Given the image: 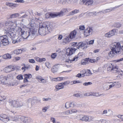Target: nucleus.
Listing matches in <instances>:
<instances>
[{
  "mask_svg": "<svg viewBox=\"0 0 123 123\" xmlns=\"http://www.w3.org/2000/svg\"><path fill=\"white\" fill-rule=\"evenodd\" d=\"M21 24L19 26L18 28V32H20L21 36L24 39L28 40L33 39L37 34V29L36 28L35 24H31L29 26V30L28 32L25 31L24 28H21Z\"/></svg>",
  "mask_w": 123,
  "mask_h": 123,
  "instance_id": "obj_1",
  "label": "nucleus"
},
{
  "mask_svg": "<svg viewBox=\"0 0 123 123\" xmlns=\"http://www.w3.org/2000/svg\"><path fill=\"white\" fill-rule=\"evenodd\" d=\"M19 27H12V28H7L5 30L6 31V35L12 40V43H15L20 42L21 39L17 38L16 39H14L16 37L17 32H18Z\"/></svg>",
  "mask_w": 123,
  "mask_h": 123,
  "instance_id": "obj_2",
  "label": "nucleus"
},
{
  "mask_svg": "<svg viewBox=\"0 0 123 123\" xmlns=\"http://www.w3.org/2000/svg\"><path fill=\"white\" fill-rule=\"evenodd\" d=\"M53 27L52 25H49L47 22H42L40 23L39 25V29L38 31L39 33L41 35H45L51 31Z\"/></svg>",
  "mask_w": 123,
  "mask_h": 123,
  "instance_id": "obj_3",
  "label": "nucleus"
},
{
  "mask_svg": "<svg viewBox=\"0 0 123 123\" xmlns=\"http://www.w3.org/2000/svg\"><path fill=\"white\" fill-rule=\"evenodd\" d=\"M111 51L108 53V55L111 58L119 54L121 49L123 51V45L121 46L119 43H114L111 45Z\"/></svg>",
  "mask_w": 123,
  "mask_h": 123,
  "instance_id": "obj_4",
  "label": "nucleus"
},
{
  "mask_svg": "<svg viewBox=\"0 0 123 123\" xmlns=\"http://www.w3.org/2000/svg\"><path fill=\"white\" fill-rule=\"evenodd\" d=\"M5 24L6 26H10V28H12L14 26L19 27L21 24V21L17 19H13L7 20Z\"/></svg>",
  "mask_w": 123,
  "mask_h": 123,
  "instance_id": "obj_5",
  "label": "nucleus"
},
{
  "mask_svg": "<svg viewBox=\"0 0 123 123\" xmlns=\"http://www.w3.org/2000/svg\"><path fill=\"white\" fill-rule=\"evenodd\" d=\"M23 105L22 104H19L18 102L14 100L10 102L9 104L8 107L9 108L13 107L17 108Z\"/></svg>",
  "mask_w": 123,
  "mask_h": 123,
  "instance_id": "obj_6",
  "label": "nucleus"
},
{
  "mask_svg": "<svg viewBox=\"0 0 123 123\" xmlns=\"http://www.w3.org/2000/svg\"><path fill=\"white\" fill-rule=\"evenodd\" d=\"M7 35H4L0 37V41H1L3 44L4 46L8 45L9 43Z\"/></svg>",
  "mask_w": 123,
  "mask_h": 123,
  "instance_id": "obj_7",
  "label": "nucleus"
},
{
  "mask_svg": "<svg viewBox=\"0 0 123 123\" xmlns=\"http://www.w3.org/2000/svg\"><path fill=\"white\" fill-rule=\"evenodd\" d=\"M11 77L10 75H8L7 77L3 75L0 76V83L3 85H5L7 84V80L10 79Z\"/></svg>",
  "mask_w": 123,
  "mask_h": 123,
  "instance_id": "obj_8",
  "label": "nucleus"
},
{
  "mask_svg": "<svg viewBox=\"0 0 123 123\" xmlns=\"http://www.w3.org/2000/svg\"><path fill=\"white\" fill-rule=\"evenodd\" d=\"M94 117L92 116L83 115L82 121L86 122H91L93 121Z\"/></svg>",
  "mask_w": 123,
  "mask_h": 123,
  "instance_id": "obj_9",
  "label": "nucleus"
},
{
  "mask_svg": "<svg viewBox=\"0 0 123 123\" xmlns=\"http://www.w3.org/2000/svg\"><path fill=\"white\" fill-rule=\"evenodd\" d=\"M0 120L5 123H8L10 121L9 117L5 114L0 116Z\"/></svg>",
  "mask_w": 123,
  "mask_h": 123,
  "instance_id": "obj_10",
  "label": "nucleus"
},
{
  "mask_svg": "<svg viewBox=\"0 0 123 123\" xmlns=\"http://www.w3.org/2000/svg\"><path fill=\"white\" fill-rule=\"evenodd\" d=\"M87 47L86 43L80 42L77 44V49H79L81 48L83 49H86Z\"/></svg>",
  "mask_w": 123,
  "mask_h": 123,
  "instance_id": "obj_11",
  "label": "nucleus"
},
{
  "mask_svg": "<svg viewBox=\"0 0 123 123\" xmlns=\"http://www.w3.org/2000/svg\"><path fill=\"white\" fill-rule=\"evenodd\" d=\"M21 120L24 123H30L32 121L30 117L24 116L21 117Z\"/></svg>",
  "mask_w": 123,
  "mask_h": 123,
  "instance_id": "obj_12",
  "label": "nucleus"
},
{
  "mask_svg": "<svg viewBox=\"0 0 123 123\" xmlns=\"http://www.w3.org/2000/svg\"><path fill=\"white\" fill-rule=\"evenodd\" d=\"M76 49L74 48H71L68 49L66 50V55L68 56L71 55L74 52Z\"/></svg>",
  "mask_w": 123,
  "mask_h": 123,
  "instance_id": "obj_13",
  "label": "nucleus"
},
{
  "mask_svg": "<svg viewBox=\"0 0 123 123\" xmlns=\"http://www.w3.org/2000/svg\"><path fill=\"white\" fill-rule=\"evenodd\" d=\"M116 32V29H113L111 31L108 32L105 34V36L107 37H111L114 35L115 34Z\"/></svg>",
  "mask_w": 123,
  "mask_h": 123,
  "instance_id": "obj_14",
  "label": "nucleus"
},
{
  "mask_svg": "<svg viewBox=\"0 0 123 123\" xmlns=\"http://www.w3.org/2000/svg\"><path fill=\"white\" fill-rule=\"evenodd\" d=\"M93 31L92 27H88L84 31V34L85 36L87 37L90 35V33H92Z\"/></svg>",
  "mask_w": 123,
  "mask_h": 123,
  "instance_id": "obj_15",
  "label": "nucleus"
},
{
  "mask_svg": "<svg viewBox=\"0 0 123 123\" xmlns=\"http://www.w3.org/2000/svg\"><path fill=\"white\" fill-rule=\"evenodd\" d=\"M82 3L87 6H91L93 3L92 0H82Z\"/></svg>",
  "mask_w": 123,
  "mask_h": 123,
  "instance_id": "obj_16",
  "label": "nucleus"
},
{
  "mask_svg": "<svg viewBox=\"0 0 123 123\" xmlns=\"http://www.w3.org/2000/svg\"><path fill=\"white\" fill-rule=\"evenodd\" d=\"M65 107L67 108H68L69 107H74V102H67L65 104Z\"/></svg>",
  "mask_w": 123,
  "mask_h": 123,
  "instance_id": "obj_17",
  "label": "nucleus"
},
{
  "mask_svg": "<svg viewBox=\"0 0 123 123\" xmlns=\"http://www.w3.org/2000/svg\"><path fill=\"white\" fill-rule=\"evenodd\" d=\"M24 76L25 77L24 81V83H27L28 82V81L27 79H30L32 77V76L30 74H25L24 75Z\"/></svg>",
  "mask_w": 123,
  "mask_h": 123,
  "instance_id": "obj_18",
  "label": "nucleus"
},
{
  "mask_svg": "<svg viewBox=\"0 0 123 123\" xmlns=\"http://www.w3.org/2000/svg\"><path fill=\"white\" fill-rule=\"evenodd\" d=\"M82 72L83 73L82 77H84V76H88L92 74L90 70H82Z\"/></svg>",
  "mask_w": 123,
  "mask_h": 123,
  "instance_id": "obj_19",
  "label": "nucleus"
},
{
  "mask_svg": "<svg viewBox=\"0 0 123 123\" xmlns=\"http://www.w3.org/2000/svg\"><path fill=\"white\" fill-rule=\"evenodd\" d=\"M57 15L56 14L52 13H47L46 15V17L48 18L49 17L53 18L57 17Z\"/></svg>",
  "mask_w": 123,
  "mask_h": 123,
  "instance_id": "obj_20",
  "label": "nucleus"
},
{
  "mask_svg": "<svg viewBox=\"0 0 123 123\" xmlns=\"http://www.w3.org/2000/svg\"><path fill=\"white\" fill-rule=\"evenodd\" d=\"M77 34V31L75 30H74L71 32L69 36L70 38L71 39L74 38Z\"/></svg>",
  "mask_w": 123,
  "mask_h": 123,
  "instance_id": "obj_21",
  "label": "nucleus"
},
{
  "mask_svg": "<svg viewBox=\"0 0 123 123\" xmlns=\"http://www.w3.org/2000/svg\"><path fill=\"white\" fill-rule=\"evenodd\" d=\"M112 72H113L115 73H117L119 71V70L118 69V67L116 65H113L112 69Z\"/></svg>",
  "mask_w": 123,
  "mask_h": 123,
  "instance_id": "obj_22",
  "label": "nucleus"
},
{
  "mask_svg": "<svg viewBox=\"0 0 123 123\" xmlns=\"http://www.w3.org/2000/svg\"><path fill=\"white\" fill-rule=\"evenodd\" d=\"M67 10L66 9H63L60 13L56 14L57 15V16H61L64 15L65 13L67 12Z\"/></svg>",
  "mask_w": 123,
  "mask_h": 123,
  "instance_id": "obj_23",
  "label": "nucleus"
},
{
  "mask_svg": "<svg viewBox=\"0 0 123 123\" xmlns=\"http://www.w3.org/2000/svg\"><path fill=\"white\" fill-rule=\"evenodd\" d=\"M65 78L64 77H58L56 78H54L51 80L53 81H57L64 80Z\"/></svg>",
  "mask_w": 123,
  "mask_h": 123,
  "instance_id": "obj_24",
  "label": "nucleus"
},
{
  "mask_svg": "<svg viewBox=\"0 0 123 123\" xmlns=\"http://www.w3.org/2000/svg\"><path fill=\"white\" fill-rule=\"evenodd\" d=\"M2 57L4 59H10L11 58V56L10 54L7 53L2 56Z\"/></svg>",
  "mask_w": 123,
  "mask_h": 123,
  "instance_id": "obj_25",
  "label": "nucleus"
},
{
  "mask_svg": "<svg viewBox=\"0 0 123 123\" xmlns=\"http://www.w3.org/2000/svg\"><path fill=\"white\" fill-rule=\"evenodd\" d=\"M20 14L18 13H16L11 14L9 17V18H17L19 16Z\"/></svg>",
  "mask_w": 123,
  "mask_h": 123,
  "instance_id": "obj_26",
  "label": "nucleus"
},
{
  "mask_svg": "<svg viewBox=\"0 0 123 123\" xmlns=\"http://www.w3.org/2000/svg\"><path fill=\"white\" fill-rule=\"evenodd\" d=\"M35 100L34 98H30L29 99L27 102L28 104H31L32 105H33L34 104V101Z\"/></svg>",
  "mask_w": 123,
  "mask_h": 123,
  "instance_id": "obj_27",
  "label": "nucleus"
},
{
  "mask_svg": "<svg viewBox=\"0 0 123 123\" xmlns=\"http://www.w3.org/2000/svg\"><path fill=\"white\" fill-rule=\"evenodd\" d=\"M21 117L19 115H16L15 116L14 118L12 119V120L13 121L17 122L19 121L20 119L21 120Z\"/></svg>",
  "mask_w": 123,
  "mask_h": 123,
  "instance_id": "obj_28",
  "label": "nucleus"
},
{
  "mask_svg": "<svg viewBox=\"0 0 123 123\" xmlns=\"http://www.w3.org/2000/svg\"><path fill=\"white\" fill-rule=\"evenodd\" d=\"M79 12V10L75 9L70 12L69 13V16L73 15H74L75 14L78 13Z\"/></svg>",
  "mask_w": 123,
  "mask_h": 123,
  "instance_id": "obj_29",
  "label": "nucleus"
},
{
  "mask_svg": "<svg viewBox=\"0 0 123 123\" xmlns=\"http://www.w3.org/2000/svg\"><path fill=\"white\" fill-rule=\"evenodd\" d=\"M22 66H24L26 70L30 69L31 68V66L30 65H26L25 63H22Z\"/></svg>",
  "mask_w": 123,
  "mask_h": 123,
  "instance_id": "obj_30",
  "label": "nucleus"
},
{
  "mask_svg": "<svg viewBox=\"0 0 123 123\" xmlns=\"http://www.w3.org/2000/svg\"><path fill=\"white\" fill-rule=\"evenodd\" d=\"M83 116V115H78L76 116L75 118L77 120L82 121Z\"/></svg>",
  "mask_w": 123,
  "mask_h": 123,
  "instance_id": "obj_31",
  "label": "nucleus"
},
{
  "mask_svg": "<svg viewBox=\"0 0 123 123\" xmlns=\"http://www.w3.org/2000/svg\"><path fill=\"white\" fill-rule=\"evenodd\" d=\"M71 38H70L69 37V35L68 36H67L63 40V41L66 43L67 42H69L70 41Z\"/></svg>",
  "mask_w": 123,
  "mask_h": 123,
  "instance_id": "obj_32",
  "label": "nucleus"
},
{
  "mask_svg": "<svg viewBox=\"0 0 123 123\" xmlns=\"http://www.w3.org/2000/svg\"><path fill=\"white\" fill-rule=\"evenodd\" d=\"M11 67L9 66L5 68L4 69L6 73L10 72H11V69H10Z\"/></svg>",
  "mask_w": 123,
  "mask_h": 123,
  "instance_id": "obj_33",
  "label": "nucleus"
},
{
  "mask_svg": "<svg viewBox=\"0 0 123 123\" xmlns=\"http://www.w3.org/2000/svg\"><path fill=\"white\" fill-rule=\"evenodd\" d=\"M116 83V82H110L109 83V89L113 87L115 85V83Z\"/></svg>",
  "mask_w": 123,
  "mask_h": 123,
  "instance_id": "obj_34",
  "label": "nucleus"
},
{
  "mask_svg": "<svg viewBox=\"0 0 123 123\" xmlns=\"http://www.w3.org/2000/svg\"><path fill=\"white\" fill-rule=\"evenodd\" d=\"M57 70L58 69L57 68L54 66L51 69V71L53 73H55L56 72Z\"/></svg>",
  "mask_w": 123,
  "mask_h": 123,
  "instance_id": "obj_35",
  "label": "nucleus"
},
{
  "mask_svg": "<svg viewBox=\"0 0 123 123\" xmlns=\"http://www.w3.org/2000/svg\"><path fill=\"white\" fill-rule=\"evenodd\" d=\"M22 52V50L21 49H18L14 50V52L16 54H19Z\"/></svg>",
  "mask_w": 123,
  "mask_h": 123,
  "instance_id": "obj_36",
  "label": "nucleus"
},
{
  "mask_svg": "<svg viewBox=\"0 0 123 123\" xmlns=\"http://www.w3.org/2000/svg\"><path fill=\"white\" fill-rule=\"evenodd\" d=\"M73 96L77 97L82 98V95L80 93H78L73 94Z\"/></svg>",
  "mask_w": 123,
  "mask_h": 123,
  "instance_id": "obj_37",
  "label": "nucleus"
},
{
  "mask_svg": "<svg viewBox=\"0 0 123 123\" xmlns=\"http://www.w3.org/2000/svg\"><path fill=\"white\" fill-rule=\"evenodd\" d=\"M75 106L77 107H80L82 106V105L81 104L79 103L74 102V107Z\"/></svg>",
  "mask_w": 123,
  "mask_h": 123,
  "instance_id": "obj_38",
  "label": "nucleus"
},
{
  "mask_svg": "<svg viewBox=\"0 0 123 123\" xmlns=\"http://www.w3.org/2000/svg\"><path fill=\"white\" fill-rule=\"evenodd\" d=\"M36 79L39 82H41L43 78L41 76H38L36 77Z\"/></svg>",
  "mask_w": 123,
  "mask_h": 123,
  "instance_id": "obj_39",
  "label": "nucleus"
},
{
  "mask_svg": "<svg viewBox=\"0 0 123 123\" xmlns=\"http://www.w3.org/2000/svg\"><path fill=\"white\" fill-rule=\"evenodd\" d=\"M36 79L39 82H41L43 78L41 76H38L36 77Z\"/></svg>",
  "mask_w": 123,
  "mask_h": 123,
  "instance_id": "obj_40",
  "label": "nucleus"
},
{
  "mask_svg": "<svg viewBox=\"0 0 123 123\" xmlns=\"http://www.w3.org/2000/svg\"><path fill=\"white\" fill-rule=\"evenodd\" d=\"M36 79L39 82H41L43 78L41 76H38L36 77Z\"/></svg>",
  "mask_w": 123,
  "mask_h": 123,
  "instance_id": "obj_41",
  "label": "nucleus"
},
{
  "mask_svg": "<svg viewBox=\"0 0 123 123\" xmlns=\"http://www.w3.org/2000/svg\"><path fill=\"white\" fill-rule=\"evenodd\" d=\"M49 108V106H48L44 107H43V108L42 109V111L43 112H46L47 111V110Z\"/></svg>",
  "mask_w": 123,
  "mask_h": 123,
  "instance_id": "obj_42",
  "label": "nucleus"
},
{
  "mask_svg": "<svg viewBox=\"0 0 123 123\" xmlns=\"http://www.w3.org/2000/svg\"><path fill=\"white\" fill-rule=\"evenodd\" d=\"M70 82L69 81H66L64 82L61 83V84L64 87L65 86H67L70 83Z\"/></svg>",
  "mask_w": 123,
  "mask_h": 123,
  "instance_id": "obj_43",
  "label": "nucleus"
},
{
  "mask_svg": "<svg viewBox=\"0 0 123 123\" xmlns=\"http://www.w3.org/2000/svg\"><path fill=\"white\" fill-rule=\"evenodd\" d=\"M78 43L77 42H73L71 43V45L72 46L74 47H76V49H77V44Z\"/></svg>",
  "mask_w": 123,
  "mask_h": 123,
  "instance_id": "obj_44",
  "label": "nucleus"
},
{
  "mask_svg": "<svg viewBox=\"0 0 123 123\" xmlns=\"http://www.w3.org/2000/svg\"><path fill=\"white\" fill-rule=\"evenodd\" d=\"M121 26V25L119 23H116L114 24V26L117 28H119Z\"/></svg>",
  "mask_w": 123,
  "mask_h": 123,
  "instance_id": "obj_45",
  "label": "nucleus"
},
{
  "mask_svg": "<svg viewBox=\"0 0 123 123\" xmlns=\"http://www.w3.org/2000/svg\"><path fill=\"white\" fill-rule=\"evenodd\" d=\"M57 55L56 53H54L52 54L51 56V57L52 58L55 59L57 56Z\"/></svg>",
  "mask_w": 123,
  "mask_h": 123,
  "instance_id": "obj_46",
  "label": "nucleus"
},
{
  "mask_svg": "<svg viewBox=\"0 0 123 123\" xmlns=\"http://www.w3.org/2000/svg\"><path fill=\"white\" fill-rule=\"evenodd\" d=\"M80 73L81 74L78 73L76 75V77L78 78H80L82 77V74H83L82 71H81Z\"/></svg>",
  "mask_w": 123,
  "mask_h": 123,
  "instance_id": "obj_47",
  "label": "nucleus"
},
{
  "mask_svg": "<svg viewBox=\"0 0 123 123\" xmlns=\"http://www.w3.org/2000/svg\"><path fill=\"white\" fill-rule=\"evenodd\" d=\"M106 120L104 119H101L98 121V123H105Z\"/></svg>",
  "mask_w": 123,
  "mask_h": 123,
  "instance_id": "obj_48",
  "label": "nucleus"
},
{
  "mask_svg": "<svg viewBox=\"0 0 123 123\" xmlns=\"http://www.w3.org/2000/svg\"><path fill=\"white\" fill-rule=\"evenodd\" d=\"M21 58V57H20L17 56V57H15L13 59V61L14 62L17 61L19 60Z\"/></svg>",
  "mask_w": 123,
  "mask_h": 123,
  "instance_id": "obj_49",
  "label": "nucleus"
},
{
  "mask_svg": "<svg viewBox=\"0 0 123 123\" xmlns=\"http://www.w3.org/2000/svg\"><path fill=\"white\" fill-rule=\"evenodd\" d=\"M92 83L91 82H85L83 84V85L85 86H87L89 85H92Z\"/></svg>",
  "mask_w": 123,
  "mask_h": 123,
  "instance_id": "obj_50",
  "label": "nucleus"
},
{
  "mask_svg": "<svg viewBox=\"0 0 123 123\" xmlns=\"http://www.w3.org/2000/svg\"><path fill=\"white\" fill-rule=\"evenodd\" d=\"M58 85L61 89H63L64 88L63 86L61 84V83L58 84Z\"/></svg>",
  "mask_w": 123,
  "mask_h": 123,
  "instance_id": "obj_51",
  "label": "nucleus"
},
{
  "mask_svg": "<svg viewBox=\"0 0 123 123\" xmlns=\"http://www.w3.org/2000/svg\"><path fill=\"white\" fill-rule=\"evenodd\" d=\"M94 42V40H91L89 42L86 43L87 45H91L93 44Z\"/></svg>",
  "mask_w": 123,
  "mask_h": 123,
  "instance_id": "obj_52",
  "label": "nucleus"
},
{
  "mask_svg": "<svg viewBox=\"0 0 123 123\" xmlns=\"http://www.w3.org/2000/svg\"><path fill=\"white\" fill-rule=\"evenodd\" d=\"M17 78L19 80H22L23 79V76L21 75H19L17 77Z\"/></svg>",
  "mask_w": 123,
  "mask_h": 123,
  "instance_id": "obj_53",
  "label": "nucleus"
},
{
  "mask_svg": "<svg viewBox=\"0 0 123 123\" xmlns=\"http://www.w3.org/2000/svg\"><path fill=\"white\" fill-rule=\"evenodd\" d=\"M45 65L48 68H51V67L50 64L48 62H46L45 63Z\"/></svg>",
  "mask_w": 123,
  "mask_h": 123,
  "instance_id": "obj_54",
  "label": "nucleus"
},
{
  "mask_svg": "<svg viewBox=\"0 0 123 123\" xmlns=\"http://www.w3.org/2000/svg\"><path fill=\"white\" fill-rule=\"evenodd\" d=\"M112 66L113 65H112L111 64V66H109L108 67V68L107 70L109 71H112Z\"/></svg>",
  "mask_w": 123,
  "mask_h": 123,
  "instance_id": "obj_55",
  "label": "nucleus"
},
{
  "mask_svg": "<svg viewBox=\"0 0 123 123\" xmlns=\"http://www.w3.org/2000/svg\"><path fill=\"white\" fill-rule=\"evenodd\" d=\"M59 2L62 4H64L66 3L65 0H60Z\"/></svg>",
  "mask_w": 123,
  "mask_h": 123,
  "instance_id": "obj_56",
  "label": "nucleus"
},
{
  "mask_svg": "<svg viewBox=\"0 0 123 123\" xmlns=\"http://www.w3.org/2000/svg\"><path fill=\"white\" fill-rule=\"evenodd\" d=\"M43 101H47L49 100H50L51 99V98H43Z\"/></svg>",
  "mask_w": 123,
  "mask_h": 123,
  "instance_id": "obj_57",
  "label": "nucleus"
},
{
  "mask_svg": "<svg viewBox=\"0 0 123 123\" xmlns=\"http://www.w3.org/2000/svg\"><path fill=\"white\" fill-rule=\"evenodd\" d=\"M71 111H72V113H76L78 111L77 110L75 109H71Z\"/></svg>",
  "mask_w": 123,
  "mask_h": 123,
  "instance_id": "obj_58",
  "label": "nucleus"
},
{
  "mask_svg": "<svg viewBox=\"0 0 123 123\" xmlns=\"http://www.w3.org/2000/svg\"><path fill=\"white\" fill-rule=\"evenodd\" d=\"M55 90L56 91H57L61 89L60 88H59V87L57 85H56L55 86Z\"/></svg>",
  "mask_w": 123,
  "mask_h": 123,
  "instance_id": "obj_59",
  "label": "nucleus"
},
{
  "mask_svg": "<svg viewBox=\"0 0 123 123\" xmlns=\"http://www.w3.org/2000/svg\"><path fill=\"white\" fill-rule=\"evenodd\" d=\"M79 29L80 30H84L85 29L84 25L80 26Z\"/></svg>",
  "mask_w": 123,
  "mask_h": 123,
  "instance_id": "obj_60",
  "label": "nucleus"
},
{
  "mask_svg": "<svg viewBox=\"0 0 123 123\" xmlns=\"http://www.w3.org/2000/svg\"><path fill=\"white\" fill-rule=\"evenodd\" d=\"M112 10V9H106L105 10V11L103 12H110V11H111Z\"/></svg>",
  "mask_w": 123,
  "mask_h": 123,
  "instance_id": "obj_61",
  "label": "nucleus"
},
{
  "mask_svg": "<svg viewBox=\"0 0 123 123\" xmlns=\"http://www.w3.org/2000/svg\"><path fill=\"white\" fill-rule=\"evenodd\" d=\"M29 62L30 63H33L35 62V61L33 59H30L29 60Z\"/></svg>",
  "mask_w": 123,
  "mask_h": 123,
  "instance_id": "obj_62",
  "label": "nucleus"
},
{
  "mask_svg": "<svg viewBox=\"0 0 123 123\" xmlns=\"http://www.w3.org/2000/svg\"><path fill=\"white\" fill-rule=\"evenodd\" d=\"M96 13V12H90L89 13V15L91 16H93L95 15V14Z\"/></svg>",
  "mask_w": 123,
  "mask_h": 123,
  "instance_id": "obj_63",
  "label": "nucleus"
},
{
  "mask_svg": "<svg viewBox=\"0 0 123 123\" xmlns=\"http://www.w3.org/2000/svg\"><path fill=\"white\" fill-rule=\"evenodd\" d=\"M46 59L45 58H40V61H39V62H43L44 61H45Z\"/></svg>",
  "mask_w": 123,
  "mask_h": 123,
  "instance_id": "obj_64",
  "label": "nucleus"
}]
</instances>
